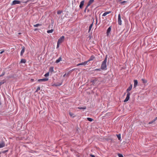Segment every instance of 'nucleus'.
<instances>
[{"instance_id": "obj_1", "label": "nucleus", "mask_w": 157, "mask_h": 157, "mask_svg": "<svg viewBox=\"0 0 157 157\" xmlns=\"http://www.w3.org/2000/svg\"><path fill=\"white\" fill-rule=\"evenodd\" d=\"M107 61V57L106 56L104 60L102 62L101 66V69L103 70H106V63Z\"/></svg>"}, {"instance_id": "obj_2", "label": "nucleus", "mask_w": 157, "mask_h": 157, "mask_svg": "<svg viewBox=\"0 0 157 157\" xmlns=\"http://www.w3.org/2000/svg\"><path fill=\"white\" fill-rule=\"evenodd\" d=\"M64 38L65 37L64 36H62L58 39L57 42L61 44L64 41Z\"/></svg>"}, {"instance_id": "obj_3", "label": "nucleus", "mask_w": 157, "mask_h": 157, "mask_svg": "<svg viewBox=\"0 0 157 157\" xmlns=\"http://www.w3.org/2000/svg\"><path fill=\"white\" fill-rule=\"evenodd\" d=\"M130 93H127L126 98L124 100V102H126L128 101L130 98Z\"/></svg>"}, {"instance_id": "obj_4", "label": "nucleus", "mask_w": 157, "mask_h": 157, "mask_svg": "<svg viewBox=\"0 0 157 157\" xmlns=\"http://www.w3.org/2000/svg\"><path fill=\"white\" fill-rule=\"evenodd\" d=\"M157 120V117H155L153 120L150 121L148 123V124H155V121H156Z\"/></svg>"}, {"instance_id": "obj_5", "label": "nucleus", "mask_w": 157, "mask_h": 157, "mask_svg": "<svg viewBox=\"0 0 157 157\" xmlns=\"http://www.w3.org/2000/svg\"><path fill=\"white\" fill-rule=\"evenodd\" d=\"M20 3V1L18 0H14L13 1L11 5H14L16 4H19Z\"/></svg>"}, {"instance_id": "obj_6", "label": "nucleus", "mask_w": 157, "mask_h": 157, "mask_svg": "<svg viewBox=\"0 0 157 157\" xmlns=\"http://www.w3.org/2000/svg\"><path fill=\"white\" fill-rule=\"evenodd\" d=\"M118 23L120 25H121L122 24V21L121 19L120 14H119L118 16Z\"/></svg>"}, {"instance_id": "obj_7", "label": "nucleus", "mask_w": 157, "mask_h": 157, "mask_svg": "<svg viewBox=\"0 0 157 157\" xmlns=\"http://www.w3.org/2000/svg\"><path fill=\"white\" fill-rule=\"evenodd\" d=\"M132 85L131 84L130 86L127 89L126 91L127 93H130L129 91L132 90Z\"/></svg>"}, {"instance_id": "obj_8", "label": "nucleus", "mask_w": 157, "mask_h": 157, "mask_svg": "<svg viewBox=\"0 0 157 157\" xmlns=\"http://www.w3.org/2000/svg\"><path fill=\"white\" fill-rule=\"evenodd\" d=\"M48 78H45L43 79H39L38 80V82H45L48 81Z\"/></svg>"}, {"instance_id": "obj_9", "label": "nucleus", "mask_w": 157, "mask_h": 157, "mask_svg": "<svg viewBox=\"0 0 157 157\" xmlns=\"http://www.w3.org/2000/svg\"><path fill=\"white\" fill-rule=\"evenodd\" d=\"M111 31V27H109L107 30V35L108 36L110 33V31Z\"/></svg>"}, {"instance_id": "obj_10", "label": "nucleus", "mask_w": 157, "mask_h": 157, "mask_svg": "<svg viewBox=\"0 0 157 157\" xmlns=\"http://www.w3.org/2000/svg\"><path fill=\"white\" fill-rule=\"evenodd\" d=\"M5 146V143L4 141H2L0 143V148L4 147Z\"/></svg>"}, {"instance_id": "obj_11", "label": "nucleus", "mask_w": 157, "mask_h": 157, "mask_svg": "<svg viewBox=\"0 0 157 157\" xmlns=\"http://www.w3.org/2000/svg\"><path fill=\"white\" fill-rule=\"evenodd\" d=\"M25 51V48L24 46L22 47V49L21 52V56L23 55Z\"/></svg>"}, {"instance_id": "obj_12", "label": "nucleus", "mask_w": 157, "mask_h": 157, "mask_svg": "<svg viewBox=\"0 0 157 157\" xmlns=\"http://www.w3.org/2000/svg\"><path fill=\"white\" fill-rule=\"evenodd\" d=\"M61 84H62L61 83H55L53 84L52 85V86H61Z\"/></svg>"}, {"instance_id": "obj_13", "label": "nucleus", "mask_w": 157, "mask_h": 157, "mask_svg": "<svg viewBox=\"0 0 157 157\" xmlns=\"http://www.w3.org/2000/svg\"><path fill=\"white\" fill-rule=\"evenodd\" d=\"M138 84V81L136 80H134V88H135Z\"/></svg>"}, {"instance_id": "obj_14", "label": "nucleus", "mask_w": 157, "mask_h": 157, "mask_svg": "<svg viewBox=\"0 0 157 157\" xmlns=\"http://www.w3.org/2000/svg\"><path fill=\"white\" fill-rule=\"evenodd\" d=\"M84 1H82L80 4V5L79 6V7L80 8H82V7H83L84 4Z\"/></svg>"}, {"instance_id": "obj_15", "label": "nucleus", "mask_w": 157, "mask_h": 157, "mask_svg": "<svg viewBox=\"0 0 157 157\" xmlns=\"http://www.w3.org/2000/svg\"><path fill=\"white\" fill-rule=\"evenodd\" d=\"M62 58L61 57H60L59 59H57L56 61V63H58L59 62L61 61L62 60Z\"/></svg>"}, {"instance_id": "obj_16", "label": "nucleus", "mask_w": 157, "mask_h": 157, "mask_svg": "<svg viewBox=\"0 0 157 157\" xmlns=\"http://www.w3.org/2000/svg\"><path fill=\"white\" fill-rule=\"evenodd\" d=\"M94 0H90L88 4V5H87V6L86 7V8H87V7L89 6L90 4H91L94 2Z\"/></svg>"}, {"instance_id": "obj_17", "label": "nucleus", "mask_w": 157, "mask_h": 157, "mask_svg": "<svg viewBox=\"0 0 157 157\" xmlns=\"http://www.w3.org/2000/svg\"><path fill=\"white\" fill-rule=\"evenodd\" d=\"M53 68V67H51L49 69V71L51 73H52L54 71Z\"/></svg>"}, {"instance_id": "obj_18", "label": "nucleus", "mask_w": 157, "mask_h": 157, "mask_svg": "<svg viewBox=\"0 0 157 157\" xmlns=\"http://www.w3.org/2000/svg\"><path fill=\"white\" fill-rule=\"evenodd\" d=\"M111 13V11H109V12H105L102 15V16H105L107 15L109 13Z\"/></svg>"}, {"instance_id": "obj_19", "label": "nucleus", "mask_w": 157, "mask_h": 157, "mask_svg": "<svg viewBox=\"0 0 157 157\" xmlns=\"http://www.w3.org/2000/svg\"><path fill=\"white\" fill-rule=\"evenodd\" d=\"M88 62V61H86V62H85L83 63H79V65H86L87 63Z\"/></svg>"}, {"instance_id": "obj_20", "label": "nucleus", "mask_w": 157, "mask_h": 157, "mask_svg": "<svg viewBox=\"0 0 157 157\" xmlns=\"http://www.w3.org/2000/svg\"><path fill=\"white\" fill-rule=\"evenodd\" d=\"M94 59V56H92L87 61L88 62L93 60Z\"/></svg>"}, {"instance_id": "obj_21", "label": "nucleus", "mask_w": 157, "mask_h": 157, "mask_svg": "<svg viewBox=\"0 0 157 157\" xmlns=\"http://www.w3.org/2000/svg\"><path fill=\"white\" fill-rule=\"evenodd\" d=\"M26 62V60L25 59H22L21 60L20 63H25Z\"/></svg>"}, {"instance_id": "obj_22", "label": "nucleus", "mask_w": 157, "mask_h": 157, "mask_svg": "<svg viewBox=\"0 0 157 157\" xmlns=\"http://www.w3.org/2000/svg\"><path fill=\"white\" fill-rule=\"evenodd\" d=\"M93 22L89 26V32L91 30V28L93 25Z\"/></svg>"}, {"instance_id": "obj_23", "label": "nucleus", "mask_w": 157, "mask_h": 157, "mask_svg": "<svg viewBox=\"0 0 157 157\" xmlns=\"http://www.w3.org/2000/svg\"><path fill=\"white\" fill-rule=\"evenodd\" d=\"M117 137L118 139V140H121V134H119L118 135H117Z\"/></svg>"}, {"instance_id": "obj_24", "label": "nucleus", "mask_w": 157, "mask_h": 157, "mask_svg": "<svg viewBox=\"0 0 157 157\" xmlns=\"http://www.w3.org/2000/svg\"><path fill=\"white\" fill-rule=\"evenodd\" d=\"M53 31H54L53 29H52L50 30H48L47 31V32L48 33H52L53 32Z\"/></svg>"}, {"instance_id": "obj_25", "label": "nucleus", "mask_w": 157, "mask_h": 157, "mask_svg": "<svg viewBox=\"0 0 157 157\" xmlns=\"http://www.w3.org/2000/svg\"><path fill=\"white\" fill-rule=\"evenodd\" d=\"M69 114L71 117H75L74 114L71 112H69Z\"/></svg>"}, {"instance_id": "obj_26", "label": "nucleus", "mask_w": 157, "mask_h": 157, "mask_svg": "<svg viewBox=\"0 0 157 157\" xmlns=\"http://www.w3.org/2000/svg\"><path fill=\"white\" fill-rule=\"evenodd\" d=\"M41 24H36L34 25L33 26H34V27H37L38 26H41Z\"/></svg>"}, {"instance_id": "obj_27", "label": "nucleus", "mask_w": 157, "mask_h": 157, "mask_svg": "<svg viewBox=\"0 0 157 157\" xmlns=\"http://www.w3.org/2000/svg\"><path fill=\"white\" fill-rule=\"evenodd\" d=\"M142 80L143 83H146L147 82V80L145 79H142Z\"/></svg>"}, {"instance_id": "obj_28", "label": "nucleus", "mask_w": 157, "mask_h": 157, "mask_svg": "<svg viewBox=\"0 0 157 157\" xmlns=\"http://www.w3.org/2000/svg\"><path fill=\"white\" fill-rule=\"evenodd\" d=\"M49 75V72H48L47 73L45 74L44 75L45 77H47Z\"/></svg>"}, {"instance_id": "obj_29", "label": "nucleus", "mask_w": 157, "mask_h": 157, "mask_svg": "<svg viewBox=\"0 0 157 157\" xmlns=\"http://www.w3.org/2000/svg\"><path fill=\"white\" fill-rule=\"evenodd\" d=\"M40 89V88L39 86L37 87V89L36 91V92H37Z\"/></svg>"}, {"instance_id": "obj_30", "label": "nucleus", "mask_w": 157, "mask_h": 157, "mask_svg": "<svg viewBox=\"0 0 157 157\" xmlns=\"http://www.w3.org/2000/svg\"><path fill=\"white\" fill-rule=\"evenodd\" d=\"M87 120L90 121H93V119L90 118H87Z\"/></svg>"}, {"instance_id": "obj_31", "label": "nucleus", "mask_w": 157, "mask_h": 157, "mask_svg": "<svg viewBox=\"0 0 157 157\" xmlns=\"http://www.w3.org/2000/svg\"><path fill=\"white\" fill-rule=\"evenodd\" d=\"M86 106H84L83 107H80L79 108V109H86Z\"/></svg>"}, {"instance_id": "obj_32", "label": "nucleus", "mask_w": 157, "mask_h": 157, "mask_svg": "<svg viewBox=\"0 0 157 157\" xmlns=\"http://www.w3.org/2000/svg\"><path fill=\"white\" fill-rule=\"evenodd\" d=\"M62 12V11L60 10H59L57 11V13L58 14H60Z\"/></svg>"}, {"instance_id": "obj_33", "label": "nucleus", "mask_w": 157, "mask_h": 157, "mask_svg": "<svg viewBox=\"0 0 157 157\" xmlns=\"http://www.w3.org/2000/svg\"><path fill=\"white\" fill-rule=\"evenodd\" d=\"M118 155L119 157H123V155L121 154H118Z\"/></svg>"}, {"instance_id": "obj_34", "label": "nucleus", "mask_w": 157, "mask_h": 157, "mask_svg": "<svg viewBox=\"0 0 157 157\" xmlns=\"http://www.w3.org/2000/svg\"><path fill=\"white\" fill-rule=\"evenodd\" d=\"M60 44L58 43L57 42V47H56V48H59V45H60Z\"/></svg>"}, {"instance_id": "obj_35", "label": "nucleus", "mask_w": 157, "mask_h": 157, "mask_svg": "<svg viewBox=\"0 0 157 157\" xmlns=\"http://www.w3.org/2000/svg\"><path fill=\"white\" fill-rule=\"evenodd\" d=\"M5 74V72L4 71L2 73V74L1 75V76H3Z\"/></svg>"}, {"instance_id": "obj_36", "label": "nucleus", "mask_w": 157, "mask_h": 157, "mask_svg": "<svg viewBox=\"0 0 157 157\" xmlns=\"http://www.w3.org/2000/svg\"><path fill=\"white\" fill-rule=\"evenodd\" d=\"M126 2H127L126 1H123V2H121L120 3H121V4H123L124 3H125Z\"/></svg>"}, {"instance_id": "obj_37", "label": "nucleus", "mask_w": 157, "mask_h": 157, "mask_svg": "<svg viewBox=\"0 0 157 157\" xmlns=\"http://www.w3.org/2000/svg\"><path fill=\"white\" fill-rule=\"evenodd\" d=\"M68 74H67L66 73L65 74L63 75V77H64L66 76H68Z\"/></svg>"}, {"instance_id": "obj_38", "label": "nucleus", "mask_w": 157, "mask_h": 157, "mask_svg": "<svg viewBox=\"0 0 157 157\" xmlns=\"http://www.w3.org/2000/svg\"><path fill=\"white\" fill-rule=\"evenodd\" d=\"M94 71H100V69H95L94 70Z\"/></svg>"}, {"instance_id": "obj_39", "label": "nucleus", "mask_w": 157, "mask_h": 157, "mask_svg": "<svg viewBox=\"0 0 157 157\" xmlns=\"http://www.w3.org/2000/svg\"><path fill=\"white\" fill-rule=\"evenodd\" d=\"M90 156L91 157H95V156L94 155H90Z\"/></svg>"}, {"instance_id": "obj_40", "label": "nucleus", "mask_w": 157, "mask_h": 157, "mask_svg": "<svg viewBox=\"0 0 157 157\" xmlns=\"http://www.w3.org/2000/svg\"><path fill=\"white\" fill-rule=\"evenodd\" d=\"M4 82H0V86H1L2 84H3Z\"/></svg>"}, {"instance_id": "obj_41", "label": "nucleus", "mask_w": 157, "mask_h": 157, "mask_svg": "<svg viewBox=\"0 0 157 157\" xmlns=\"http://www.w3.org/2000/svg\"><path fill=\"white\" fill-rule=\"evenodd\" d=\"M4 51H2V52H1L0 53V54H2L3 52H4Z\"/></svg>"}, {"instance_id": "obj_42", "label": "nucleus", "mask_w": 157, "mask_h": 157, "mask_svg": "<svg viewBox=\"0 0 157 157\" xmlns=\"http://www.w3.org/2000/svg\"><path fill=\"white\" fill-rule=\"evenodd\" d=\"M37 30V29H34V31H36V30Z\"/></svg>"}, {"instance_id": "obj_43", "label": "nucleus", "mask_w": 157, "mask_h": 157, "mask_svg": "<svg viewBox=\"0 0 157 157\" xmlns=\"http://www.w3.org/2000/svg\"><path fill=\"white\" fill-rule=\"evenodd\" d=\"M86 9H85V11H86Z\"/></svg>"}, {"instance_id": "obj_44", "label": "nucleus", "mask_w": 157, "mask_h": 157, "mask_svg": "<svg viewBox=\"0 0 157 157\" xmlns=\"http://www.w3.org/2000/svg\"><path fill=\"white\" fill-rule=\"evenodd\" d=\"M96 21H97L96 23H97V20H96Z\"/></svg>"}, {"instance_id": "obj_45", "label": "nucleus", "mask_w": 157, "mask_h": 157, "mask_svg": "<svg viewBox=\"0 0 157 157\" xmlns=\"http://www.w3.org/2000/svg\"><path fill=\"white\" fill-rule=\"evenodd\" d=\"M1 77V75H0V77Z\"/></svg>"}, {"instance_id": "obj_46", "label": "nucleus", "mask_w": 157, "mask_h": 157, "mask_svg": "<svg viewBox=\"0 0 157 157\" xmlns=\"http://www.w3.org/2000/svg\"><path fill=\"white\" fill-rule=\"evenodd\" d=\"M122 0H120V1H121Z\"/></svg>"}, {"instance_id": "obj_47", "label": "nucleus", "mask_w": 157, "mask_h": 157, "mask_svg": "<svg viewBox=\"0 0 157 157\" xmlns=\"http://www.w3.org/2000/svg\"><path fill=\"white\" fill-rule=\"evenodd\" d=\"M156 122H157V121Z\"/></svg>"}]
</instances>
